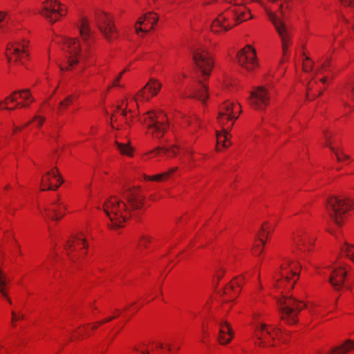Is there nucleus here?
<instances>
[{
	"label": "nucleus",
	"mask_w": 354,
	"mask_h": 354,
	"mask_svg": "<svg viewBox=\"0 0 354 354\" xmlns=\"http://www.w3.org/2000/svg\"><path fill=\"white\" fill-rule=\"evenodd\" d=\"M125 202L118 196H111L102 206L103 211L109 217L111 228H118L130 218L138 220L144 205L145 197L138 191V187H123L122 192Z\"/></svg>",
	"instance_id": "nucleus-1"
},
{
	"label": "nucleus",
	"mask_w": 354,
	"mask_h": 354,
	"mask_svg": "<svg viewBox=\"0 0 354 354\" xmlns=\"http://www.w3.org/2000/svg\"><path fill=\"white\" fill-rule=\"evenodd\" d=\"M192 53L193 60L204 78L198 79L197 86L192 88L190 97L204 103L208 97L207 86L205 81L211 74L214 66L213 61L207 50L202 45L194 47Z\"/></svg>",
	"instance_id": "nucleus-2"
},
{
	"label": "nucleus",
	"mask_w": 354,
	"mask_h": 354,
	"mask_svg": "<svg viewBox=\"0 0 354 354\" xmlns=\"http://www.w3.org/2000/svg\"><path fill=\"white\" fill-rule=\"evenodd\" d=\"M272 3H278L279 0H268ZM281 3L279 4L277 13L267 10V15L269 20L272 23L278 33L281 44L283 55H286L288 50V46L290 44L292 32L290 28L284 22L283 17H284L283 8L284 4H286V8H288V2L290 0H281Z\"/></svg>",
	"instance_id": "nucleus-3"
},
{
	"label": "nucleus",
	"mask_w": 354,
	"mask_h": 354,
	"mask_svg": "<svg viewBox=\"0 0 354 354\" xmlns=\"http://www.w3.org/2000/svg\"><path fill=\"white\" fill-rule=\"evenodd\" d=\"M236 23H241L251 18V15L246 8L242 4H235L230 7L225 15H219L212 23V31L215 33L219 32L220 30L227 31L232 28L233 25L229 23V17Z\"/></svg>",
	"instance_id": "nucleus-4"
},
{
	"label": "nucleus",
	"mask_w": 354,
	"mask_h": 354,
	"mask_svg": "<svg viewBox=\"0 0 354 354\" xmlns=\"http://www.w3.org/2000/svg\"><path fill=\"white\" fill-rule=\"evenodd\" d=\"M239 109V113H240V105H234L230 102H225L223 104L218 111L217 117L218 122L221 126H225L228 122H232V124L228 129H223V132L216 131V140L217 145L222 144L223 147L227 148L229 145H227V141L230 137V130L231 129L234 122L238 118L239 115H235V110ZM216 149L220 151V149L216 146Z\"/></svg>",
	"instance_id": "nucleus-5"
},
{
	"label": "nucleus",
	"mask_w": 354,
	"mask_h": 354,
	"mask_svg": "<svg viewBox=\"0 0 354 354\" xmlns=\"http://www.w3.org/2000/svg\"><path fill=\"white\" fill-rule=\"evenodd\" d=\"M277 302L281 319L290 325L296 324L299 313L305 307L301 301L292 295H286L278 299Z\"/></svg>",
	"instance_id": "nucleus-6"
},
{
	"label": "nucleus",
	"mask_w": 354,
	"mask_h": 354,
	"mask_svg": "<svg viewBox=\"0 0 354 354\" xmlns=\"http://www.w3.org/2000/svg\"><path fill=\"white\" fill-rule=\"evenodd\" d=\"M352 203L348 198L331 196L327 200L326 209L330 219L337 225L341 226Z\"/></svg>",
	"instance_id": "nucleus-7"
},
{
	"label": "nucleus",
	"mask_w": 354,
	"mask_h": 354,
	"mask_svg": "<svg viewBox=\"0 0 354 354\" xmlns=\"http://www.w3.org/2000/svg\"><path fill=\"white\" fill-rule=\"evenodd\" d=\"M153 137L160 139L169 129V120L167 115L162 112L150 111L143 116V121Z\"/></svg>",
	"instance_id": "nucleus-8"
},
{
	"label": "nucleus",
	"mask_w": 354,
	"mask_h": 354,
	"mask_svg": "<svg viewBox=\"0 0 354 354\" xmlns=\"http://www.w3.org/2000/svg\"><path fill=\"white\" fill-rule=\"evenodd\" d=\"M39 13L53 24L66 14V9L57 0H46L42 3Z\"/></svg>",
	"instance_id": "nucleus-9"
},
{
	"label": "nucleus",
	"mask_w": 354,
	"mask_h": 354,
	"mask_svg": "<svg viewBox=\"0 0 354 354\" xmlns=\"http://www.w3.org/2000/svg\"><path fill=\"white\" fill-rule=\"evenodd\" d=\"M236 58L239 64L248 71H253L258 65L256 51L250 45L245 46L237 53Z\"/></svg>",
	"instance_id": "nucleus-10"
},
{
	"label": "nucleus",
	"mask_w": 354,
	"mask_h": 354,
	"mask_svg": "<svg viewBox=\"0 0 354 354\" xmlns=\"http://www.w3.org/2000/svg\"><path fill=\"white\" fill-rule=\"evenodd\" d=\"M64 44L66 46L67 53L70 55L68 58V66L66 70H68L70 67L77 64L80 59H85L86 58V56L84 53H80V44L79 40L65 37L64 39Z\"/></svg>",
	"instance_id": "nucleus-11"
},
{
	"label": "nucleus",
	"mask_w": 354,
	"mask_h": 354,
	"mask_svg": "<svg viewBox=\"0 0 354 354\" xmlns=\"http://www.w3.org/2000/svg\"><path fill=\"white\" fill-rule=\"evenodd\" d=\"M96 20L100 32L109 41L117 38L116 28L112 20L105 13H97Z\"/></svg>",
	"instance_id": "nucleus-12"
},
{
	"label": "nucleus",
	"mask_w": 354,
	"mask_h": 354,
	"mask_svg": "<svg viewBox=\"0 0 354 354\" xmlns=\"http://www.w3.org/2000/svg\"><path fill=\"white\" fill-rule=\"evenodd\" d=\"M270 94L263 86L257 87L250 93V104L256 109H263L268 105Z\"/></svg>",
	"instance_id": "nucleus-13"
},
{
	"label": "nucleus",
	"mask_w": 354,
	"mask_h": 354,
	"mask_svg": "<svg viewBox=\"0 0 354 354\" xmlns=\"http://www.w3.org/2000/svg\"><path fill=\"white\" fill-rule=\"evenodd\" d=\"M162 84L156 79L151 78L149 82L137 93V97L140 101H149L153 96L156 95Z\"/></svg>",
	"instance_id": "nucleus-14"
},
{
	"label": "nucleus",
	"mask_w": 354,
	"mask_h": 354,
	"mask_svg": "<svg viewBox=\"0 0 354 354\" xmlns=\"http://www.w3.org/2000/svg\"><path fill=\"white\" fill-rule=\"evenodd\" d=\"M26 47V45L24 41L23 43L18 42L8 47L6 53L8 62L10 63L13 60L14 62H19L23 64L24 57H28Z\"/></svg>",
	"instance_id": "nucleus-15"
},
{
	"label": "nucleus",
	"mask_w": 354,
	"mask_h": 354,
	"mask_svg": "<svg viewBox=\"0 0 354 354\" xmlns=\"http://www.w3.org/2000/svg\"><path fill=\"white\" fill-rule=\"evenodd\" d=\"M57 169L48 171L41 178V190H55L63 183L61 177L57 176Z\"/></svg>",
	"instance_id": "nucleus-16"
},
{
	"label": "nucleus",
	"mask_w": 354,
	"mask_h": 354,
	"mask_svg": "<svg viewBox=\"0 0 354 354\" xmlns=\"http://www.w3.org/2000/svg\"><path fill=\"white\" fill-rule=\"evenodd\" d=\"M66 209V204L58 199L45 208L46 216L53 221H58L64 216Z\"/></svg>",
	"instance_id": "nucleus-17"
},
{
	"label": "nucleus",
	"mask_w": 354,
	"mask_h": 354,
	"mask_svg": "<svg viewBox=\"0 0 354 354\" xmlns=\"http://www.w3.org/2000/svg\"><path fill=\"white\" fill-rule=\"evenodd\" d=\"M270 328H271L269 329L268 325L265 324H261L259 326H257L255 336L260 341L259 343V346L263 345L267 337H272V330L275 333L276 335L278 332L283 333L281 329L277 326H270Z\"/></svg>",
	"instance_id": "nucleus-18"
},
{
	"label": "nucleus",
	"mask_w": 354,
	"mask_h": 354,
	"mask_svg": "<svg viewBox=\"0 0 354 354\" xmlns=\"http://www.w3.org/2000/svg\"><path fill=\"white\" fill-rule=\"evenodd\" d=\"M346 272L342 268L333 269L330 273L328 281L335 290H339L344 283Z\"/></svg>",
	"instance_id": "nucleus-19"
},
{
	"label": "nucleus",
	"mask_w": 354,
	"mask_h": 354,
	"mask_svg": "<svg viewBox=\"0 0 354 354\" xmlns=\"http://www.w3.org/2000/svg\"><path fill=\"white\" fill-rule=\"evenodd\" d=\"M291 262H288L287 267H290V271L288 273H281V278L277 280V286L279 287L283 286V283H287L290 285V289L292 290L294 288L297 280L299 277V274L297 272L292 270L291 267Z\"/></svg>",
	"instance_id": "nucleus-20"
},
{
	"label": "nucleus",
	"mask_w": 354,
	"mask_h": 354,
	"mask_svg": "<svg viewBox=\"0 0 354 354\" xmlns=\"http://www.w3.org/2000/svg\"><path fill=\"white\" fill-rule=\"evenodd\" d=\"M82 246V248H86L88 245L86 243L85 239H83L79 236H74L70 240L68 241L65 245V250L67 252L68 256L73 260V256L72 253L75 252L77 248Z\"/></svg>",
	"instance_id": "nucleus-21"
},
{
	"label": "nucleus",
	"mask_w": 354,
	"mask_h": 354,
	"mask_svg": "<svg viewBox=\"0 0 354 354\" xmlns=\"http://www.w3.org/2000/svg\"><path fill=\"white\" fill-rule=\"evenodd\" d=\"M234 333L232 327L227 322L220 323L218 340L221 344H227L231 342Z\"/></svg>",
	"instance_id": "nucleus-22"
},
{
	"label": "nucleus",
	"mask_w": 354,
	"mask_h": 354,
	"mask_svg": "<svg viewBox=\"0 0 354 354\" xmlns=\"http://www.w3.org/2000/svg\"><path fill=\"white\" fill-rule=\"evenodd\" d=\"M243 276L235 277L230 283H229L224 289L223 293L226 296L233 298V295L236 297L240 292V290L235 288V286L239 288L241 286V280L243 279Z\"/></svg>",
	"instance_id": "nucleus-23"
},
{
	"label": "nucleus",
	"mask_w": 354,
	"mask_h": 354,
	"mask_svg": "<svg viewBox=\"0 0 354 354\" xmlns=\"http://www.w3.org/2000/svg\"><path fill=\"white\" fill-rule=\"evenodd\" d=\"M17 94H19V97L23 99V100H30V102H33V99L31 97V94H30V90L29 89H24V90H19V91H14L11 95L8 96L5 99L4 103L7 104V101L8 100H10V102H16L17 101V97H15V95Z\"/></svg>",
	"instance_id": "nucleus-24"
},
{
	"label": "nucleus",
	"mask_w": 354,
	"mask_h": 354,
	"mask_svg": "<svg viewBox=\"0 0 354 354\" xmlns=\"http://www.w3.org/2000/svg\"><path fill=\"white\" fill-rule=\"evenodd\" d=\"M354 348V342L348 339L344 344L337 346L333 350V354H346Z\"/></svg>",
	"instance_id": "nucleus-25"
},
{
	"label": "nucleus",
	"mask_w": 354,
	"mask_h": 354,
	"mask_svg": "<svg viewBox=\"0 0 354 354\" xmlns=\"http://www.w3.org/2000/svg\"><path fill=\"white\" fill-rule=\"evenodd\" d=\"M80 33L82 39L86 41L90 36L91 29L86 18H83L80 26L79 27Z\"/></svg>",
	"instance_id": "nucleus-26"
},
{
	"label": "nucleus",
	"mask_w": 354,
	"mask_h": 354,
	"mask_svg": "<svg viewBox=\"0 0 354 354\" xmlns=\"http://www.w3.org/2000/svg\"><path fill=\"white\" fill-rule=\"evenodd\" d=\"M177 170V167H173L169 169V171L163 172L160 174L154 175V176H145V179L146 180H156V181H162L165 178L169 177L171 174Z\"/></svg>",
	"instance_id": "nucleus-27"
},
{
	"label": "nucleus",
	"mask_w": 354,
	"mask_h": 354,
	"mask_svg": "<svg viewBox=\"0 0 354 354\" xmlns=\"http://www.w3.org/2000/svg\"><path fill=\"white\" fill-rule=\"evenodd\" d=\"M151 14L152 13H151V12H148V13L145 14L144 16L139 18V19L137 21L136 24H139V25H142V24H144L145 21H148L149 23H151V27L150 29H152L153 28V26L155 24H156L158 18L156 16L151 17L150 16L151 15Z\"/></svg>",
	"instance_id": "nucleus-28"
},
{
	"label": "nucleus",
	"mask_w": 354,
	"mask_h": 354,
	"mask_svg": "<svg viewBox=\"0 0 354 354\" xmlns=\"http://www.w3.org/2000/svg\"><path fill=\"white\" fill-rule=\"evenodd\" d=\"M175 148H178V147L176 145H173L171 149L158 147L152 150L150 153L153 154L154 156H160L162 153H166L171 151L174 156H175L176 154V152L174 150Z\"/></svg>",
	"instance_id": "nucleus-29"
},
{
	"label": "nucleus",
	"mask_w": 354,
	"mask_h": 354,
	"mask_svg": "<svg viewBox=\"0 0 354 354\" xmlns=\"http://www.w3.org/2000/svg\"><path fill=\"white\" fill-rule=\"evenodd\" d=\"M325 138L327 140V144L326 145V146L330 148V149L335 153V154L337 157V159L339 162L342 161V158L343 159H348L349 158L348 156L344 154L342 151L338 152L337 150H335V149L333 147L330 146V142L329 140L330 139L326 133H325Z\"/></svg>",
	"instance_id": "nucleus-30"
},
{
	"label": "nucleus",
	"mask_w": 354,
	"mask_h": 354,
	"mask_svg": "<svg viewBox=\"0 0 354 354\" xmlns=\"http://www.w3.org/2000/svg\"><path fill=\"white\" fill-rule=\"evenodd\" d=\"M11 325L12 327L17 326V322L25 318V315L21 311L11 310Z\"/></svg>",
	"instance_id": "nucleus-31"
},
{
	"label": "nucleus",
	"mask_w": 354,
	"mask_h": 354,
	"mask_svg": "<svg viewBox=\"0 0 354 354\" xmlns=\"http://www.w3.org/2000/svg\"><path fill=\"white\" fill-rule=\"evenodd\" d=\"M344 91L343 93L345 94L348 98L354 99V80L348 82L344 87Z\"/></svg>",
	"instance_id": "nucleus-32"
},
{
	"label": "nucleus",
	"mask_w": 354,
	"mask_h": 354,
	"mask_svg": "<svg viewBox=\"0 0 354 354\" xmlns=\"http://www.w3.org/2000/svg\"><path fill=\"white\" fill-rule=\"evenodd\" d=\"M8 281L9 280L7 279L6 275L0 269V292L5 297H7V295L5 292L4 287Z\"/></svg>",
	"instance_id": "nucleus-33"
},
{
	"label": "nucleus",
	"mask_w": 354,
	"mask_h": 354,
	"mask_svg": "<svg viewBox=\"0 0 354 354\" xmlns=\"http://www.w3.org/2000/svg\"><path fill=\"white\" fill-rule=\"evenodd\" d=\"M9 100L7 101V104H5L4 101H1L0 102V106H1L2 109H8V110H10V111H13L15 110V109L17 108H21V107H27L29 106V103H27L26 102H17V104L15 106H12V107H8L6 105L8 104V102Z\"/></svg>",
	"instance_id": "nucleus-34"
},
{
	"label": "nucleus",
	"mask_w": 354,
	"mask_h": 354,
	"mask_svg": "<svg viewBox=\"0 0 354 354\" xmlns=\"http://www.w3.org/2000/svg\"><path fill=\"white\" fill-rule=\"evenodd\" d=\"M75 97L73 95L67 96L64 100H62L59 105V111L62 109H66L68 105L73 103Z\"/></svg>",
	"instance_id": "nucleus-35"
},
{
	"label": "nucleus",
	"mask_w": 354,
	"mask_h": 354,
	"mask_svg": "<svg viewBox=\"0 0 354 354\" xmlns=\"http://www.w3.org/2000/svg\"><path fill=\"white\" fill-rule=\"evenodd\" d=\"M116 145L118 146V149L122 154H125L127 156L131 155V148L129 147L126 144H122L118 142H115Z\"/></svg>",
	"instance_id": "nucleus-36"
},
{
	"label": "nucleus",
	"mask_w": 354,
	"mask_h": 354,
	"mask_svg": "<svg viewBox=\"0 0 354 354\" xmlns=\"http://www.w3.org/2000/svg\"><path fill=\"white\" fill-rule=\"evenodd\" d=\"M313 62L310 60L308 57L305 58V60L303 63V70L308 73L313 70Z\"/></svg>",
	"instance_id": "nucleus-37"
},
{
	"label": "nucleus",
	"mask_w": 354,
	"mask_h": 354,
	"mask_svg": "<svg viewBox=\"0 0 354 354\" xmlns=\"http://www.w3.org/2000/svg\"><path fill=\"white\" fill-rule=\"evenodd\" d=\"M260 241L262 243V246H261L259 245H257L253 248V254L254 255H258V254H261L263 251V245H265L266 242L262 239H260Z\"/></svg>",
	"instance_id": "nucleus-38"
},
{
	"label": "nucleus",
	"mask_w": 354,
	"mask_h": 354,
	"mask_svg": "<svg viewBox=\"0 0 354 354\" xmlns=\"http://www.w3.org/2000/svg\"><path fill=\"white\" fill-rule=\"evenodd\" d=\"M151 238L149 236L142 235L140 239L139 246L147 247V243L150 242Z\"/></svg>",
	"instance_id": "nucleus-39"
},
{
	"label": "nucleus",
	"mask_w": 354,
	"mask_h": 354,
	"mask_svg": "<svg viewBox=\"0 0 354 354\" xmlns=\"http://www.w3.org/2000/svg\"><path fill=\"white\" fill-rule=\"evenodd\" d=\"M119 110L121 111V115H123L126 118L127 125H129V118L127 117V113H128L127 109H123V108H122V106H117V111H119Z\"/></svg>",
	"instance_id": "nucleus-40"
},
{
	"label": "nucleus",
	"mask_w": 354,
	"mask_h": 354,
	"mask_svg": "<svg viewBox=\"0 0 354 354\" xmlns=\"http://www.w3.org/2000/svg\"><path fill=\"white\" fill-rule=\"evenodd\" d=\"M297 237L298 238V241L297 240L296 237H293V241L294 242L296 243V244H298V242L299 241H301L302 245L305 247H306L308 248V250H309V248H308V245L309 244H311V241H310L308 243H306V241H304L301 237H300V235H297Z\"/></svg>",
	"instance_id": "nucleus-41"
},
{
	"label": "nucleus",
	"mask_w": 354,
	"mask_h": 354,
	"mask_svg": "<svg viewBox=\"0 0 354 354\" xmlns=\"http://www.w3.org/2000/svg\"><path fill=\"white\" fill-rule=\"evenodd\" d=\"M252 1L259 3L264 8L266 13H267V10H270V12H272L270 8H267V6H266V4L264 3V2L262 0H252Z\"/></svg>",
	"instance_id": "nucleus-42"
},
{
	"label": "nucleus",
	"mask_w": 354,
	"mask_h": 354,
	"mask_svg": "<svg viewBox=\"0 0 354 354\" xmlns=\"http://www.w3.org/2000/svg\"><path fill=\"white\" fill-rule=\"evenodd\" d=\"M345 6H354V0H341Z\"/></svg>",
	"instance_id": "nucleus-43"
},
{
	"label": "nucleus",
	"mask_w": 354,
	"mask_h": 354,
	"mask_svg": "<svg viewBox=\"0 0 354 354\" xmlns=\"http://www.w3.org/2000/svg\"><path fill=\"white\" fill-rule=\"evenodd\" d=\"M34 120H37L39 126H41L45 120L44 118L39 116L35 117Z\"/></svg>",
	"instance_id": "nucleus-44"
},
{
	"label": "nucleus",
	"mask_w": 354,
	"mask_h": 354,
	"mask_svg": "<svg viewBox=\"0 0 354 354\" xmlns=\"http://www.w3.org/2000/svg\"><path fill=\"white\" fill-rule=\"evenodd\" d=\"M149 30H147L146 28L136 26V32L137 34H138L140 32H147Z\"/></svg>",
	"instance_id": "nucleus-45"
},
{
	"label": "nucleus",
	"mask_w": 354,
	"mask_h": 354,
	"mask_svg": "<svg viewBox=\"0 0 354 354\" xmlns=\"http://www.w3.org/2000/svg\"><path fill=\"white\" fill-rule=\"evenodd\" d=\"M122 73H120L117 78L115 80V81L113 82V86H118V82L120 81Z\"/></svg>",
	"instance_id": "nucleus-46"
},
{
	"label": "nucleus",
	"mask_w": 354,
	"mask_h": 354,
	"mask_svg": "<svg viewBox=\"0 0 354 354\" xmlns=\"http://www.w3.org/2000/svg\"><path fill=\"white\" fill-rule=\"evenodd\" d=\"M120 106H122V108H123V109H127L128 102L124 100L122 102V103Z\"/></svg>",
	"instance_id": "nucleus-47"
},
{
	"label": "nucleus",
	"mask_w": 354,
	"mask_h": 354,
	"mask_svg": "<svg viewBox=\"0 0 354 354\" xmlns=\"http://www.w3.org/2000/svg\"><path fill=\"white\" fill-rule=\"evenodd\" d=\"M329 62V59H327L326 62L323 63L321 66L322 69H325L327 66H328Z\"/></svg>",
	"instance_id": "nucleus-48"
},
{
	"label": "nucleus",
	"mask_w": 354,
	"mask_h": 354,
	"mask_svg": "<svg viewBox=\"0 0 354 354\" xmlns=\"http://www.w3.org/2000/svg\"><path fill=\"white\" fill-rule=\"evenodd\" d=\"M115 317H109L107 319H104L103 321H102L101 322L99 323V324H104V323H106V322H108L112 319H113Z\"/></svg>",
	"instance_id": "nucleus-49"
},
{
	"label": "nucleus",
	"mask_w": 354,
	"mask_h": 354,
	"mask_svg": "<svg viewBox=\"0 0 354 354\" xmlns=\"http://www.w3.org/2000/svg\"><path fill=\"white\" fill-rule=\"evenodd\" d=\"M5 14L0 12V22L4 19Z\"/></svg>",
	"instance_id": "nucleus-50"
},
{
	"label": "nucleus",
	"mask_w": 354,
	"mask_h": 354,
	"mask_svg": "<svg viewBox=\"0 0 354 354\" xmlns=\"http://www.w3.org/2000/svg\"><path fill=\"white\" fill-rule=\"evenodd\" d=\"M320 81H321L322 83H324H324H326V82L327 79H326V77H323V78H322V79L320 80Z\"/></svg>",
	"instance_id": "nucleus-51"
},
{
	"label": "nucleus",
	"mask_w": 354,
	"mask_h": 354,
	"mask_svg": "<svg viewBox=\"0 0 354 354\" xmlns=\"http://www.w3.org/2000/svg\"><path fill=\"white\" fill-rule=\"evenodd\" d=\"M113 115H112L111 117V125L112 128L114 129L115 127H114V126L113 124Z\"/></svg>",
	"instance_id": "nucleus-52"
},
{
	"label": "nucleus",
	"mask_w": 354,
	"mask_h": 354,
	"mask_svg": "<svg viewBox=\"0 0 354 354\" xmlns=\"http://www.w3.org/2000/svg\"><path fill=\"white\" fill-rule=\"evenodd\" d=\"M141 354H149V352L147 351H141Z\"/></svg>",
	"instance_id": "nucleus-53"
},
{
	"label": "nucleus",
	"mask_w": 354,
	"mask_h": 354,
	"mask_svg": "<svg viewBox=\"0 0 354 354\" xmlns=\"http://www.w3.org/2000/svg\"><path fill=\"white\" fill-rule=\"evenodd\" d=\"M267 225V223H265V224L261 227V230L262 231H265V230H266V229H265V227H264V225Z\"/></svg>",
	"instance_id": "nucleus-54"
},
{
	"label": "nucleus",
	"mask_w": 354,
	"mask_h": 354,
	"mask_svg": "<svg viewBox=\"0 0 354 354\" xmlns=\"http://www.w3.org/2000/svg\"><path fill=\"white\" fill-rule=\"evenodd\" d=\"M281 270H286L287 269V267H284L283 266H281Z\"/></svg>",
	"instance_id": "nucleus-55"
},
{
	"label": "nucleus",
	"mask_w": 354,
	"mask_h": 354,
	"mask_svg": "<svg viewBox=\"0 0 354 354\" xmlns=\"http://www.w3.org/2000/svg\"><path fill=\"white\" fill-rule=\"evenodd\" d=\"M127 69L126 68V69L123 70V71L120 73H122V75H123V73H124V72H126V71H127Z\"/></svg>",
	"instance_id": "nucleus-56"
},
{
	"label": "nucleus",
	"mask_w": 354,
	"mask_h": 354,
	"mask_svg": "<svg viewBox=\"0 0 354 354\" xmlns=\"http://www.w3.org/2000/svg\"><path fill=\"white\" fill-rule=\"evenodd\" d=\"M7 299H8V301L9 304H12V301H11V300H10L9 298H8V297H7Z\"/></svg>",
	"instance_id": "nucleus-57"
},
{
	"label": "nucleus",
	"mask_w": 354,
	"mask_h": 354,
	"mask_svg": "<svg viewBox=\"0 0 354 354\" xmlns=\"http://www.w3.org/2000/svg\"><path fill=\"white\" fill-rule=\"evenodd\" d=\"M160 348H163V345L162 344H160L159 346H158Z\"/></svg>",
	"instance_id": "nucleus-58"
},
{
	"label": "nucleus",
	"mask_w": 354,
	"mask_h": 354,
	"mask_svg": "<svg viewBox=\"0 0 354 354\" xmlns=\"http://www.w3.org/2000/svg\"><path fill=\"white\" fill-rule=\"evenodd\" d=\"M323 93V91H320L318 94V95H321Z\"/></svg>",
	"instance_id": "nucleus-59"
},
{
	"label": "nucleus",
	"mask_w": 354,
	"mask_h": 354,
	"mask_svg": "<svg viewBox=\"0 0 354 354\" xmlns=\"http://www.w3.org/2000/svg\"><path fill=\"white\" fill-rule=\"evenodd\" d=\"M60 69H61L62 71H64V68L62 66H60Z\"/></svg>",
	"instance_id": "nucleus-60"
},
{
	"label": "nucleus",
	"mask_w": 354,
	"mask_h": 354,
	"mask_svg": "<svg viewBox=\"0 0 354 354\" xmlns=\"http://www.w3.org/2000/svg\"><path fill=\"white\" fill-rule=\"evenodd\" d=\"M168 350H169V351L171 350L170 346H168Z\"/></svg>",
	"instance_id": "nucleus-61"
},
{
	"label": "nucleus",
	"mask_w": 354,
	"mask_h": 354,
	"mask_svg": "<svg viewBox=\"0 0 354 354\" xmlns=\"http://www.w3.org/2000/svg\"><path fill=\"white\" fill-rule=\"evenodd\" d=\"M116 111H118L117 110L116 111H114V113L113 114L114 115V114H116Z\"/></svg>",
	"instance_id": "nucleus-62"
},
{
	"label": "nucleus",
	"mask_w": 354,
	"mask_h": 354,
	"mask_svg": "<svg viewBox=\"0 0 354 354\" xmlns=\"http://www.w3.org/2000/svg\"><path fill=\"white\" fill-rule=\"evenodd\" d=\"M116 111H118L117 110L116 111H114V113L113 114L114 115V114H116Z\"/></svg>",
	"instance_id": "nucleus-63"
},
{
	"label": "nucleus",
	"mask_w": 354,
	"mask_h": 354,
	"mask_svg": "<svg viewBox=\"0 0 354 354\" xmlns=\"http://www.w3.org/2000/svg\"><path fill=\"white\" fill-rule=\"evenodd\" d=\"M221 277H222V276H221V275H219V276H218V279H221Z\"/></svg>",
	"instance_id": "nucleus-64"
}]
</instances>
